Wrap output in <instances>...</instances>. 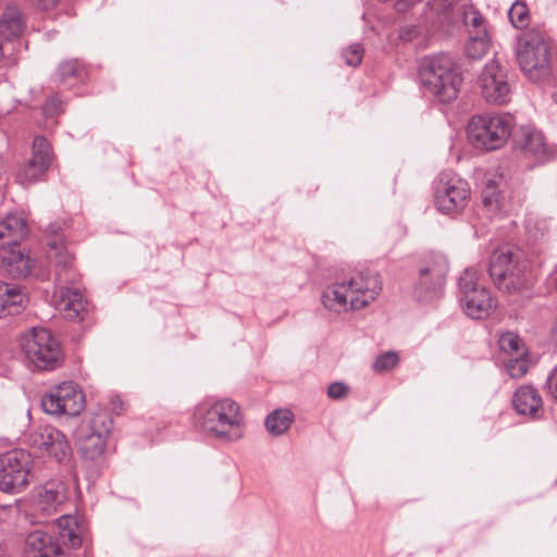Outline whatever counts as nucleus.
Here are the masks:
<instances>
[{
  "label": "nucleus",
  "mask_w": 557,
  "mask_h": 557,
  "mask_svg": "<svg viewBox=\"0 0 557 557\" xmlns=\"http://www.w3.org/2000/svg\"><path fill=\"white\" fill-rule=\"evenodd\" d=\"M381 289L376 273L357 272L329 285L321 295V301L325 309L336 313L359 310L374 301Z\"/></svg>",
  "instance_id": "nucleus-1"
},
{
  "label": "nucleus",
  "mask_w": 557,
  "mask_h": 557,
  "mask_svg": "<svg viewBox=\"0 0 557 557\" xmlns=\"http://www.w3.org/2000/svg\"><path fill=\"white\" fill-rule=\"evenodd\" d=\"M195 416L202 431L214 438L235 442L244 435V414L231 398H207L197 406Z\"/></svg>",
  "instance_id": "nucleus-2"
},
{
  "label": "nucleus",
  "mask_w": 557,
  "mask_h": 557,
  "mask_svg": "<svg viewBox=\"0 0 557 557\" xmlns=\"http://www.w3.org/2000/svg\"><path fill=\"white\" fill-rule=\"evenodd\" d=\"M516 59L523 75L532 82H545L554 72V46L544 34L530 30L517 38Z\"/></svg>",
  "instance_id": "nucleus-3"
},
{
  "label": "nucleus",
  "mask_w": 557,
  "mask_h": 557,
  "mask_svg": "<svg viewBox=\"0 0 557 557\" xmlns=\"http://www.w3.org/2000/svg\"><path fill=\"white\" fill-rule=\"evenodd\" d=\"M55 260V282L59 287L53 293L55 309L66 319H79L85 310L86 300L78 289L65 285L76 282L77 273L73 268V257L60 242L49 243Z\"/></svg>",
  "instance_id": "nucleus-4"
},
{
  "label": "nucleus",
  "mask_w": 557,
  "mask_h": 557,
  "mask_svg": "<svg viewBox=\"0 0 557 557\" xmlns=\"http://www.w3.org/2000/svg\"><path fill=\"white\" fill-rule=\"evenodd\" d=\"M418 76L422 87L441 102L455 100L462 83L456 62L447 53L423 58Z\"/></svg>",
  "instance_id": "nucleus-5"
},
{
  "label": "nucleus",
  "mask_w": 557,
  "mask_h": 557,
  "mask_svg": "<svg viewBox=\"0 0 557 557\" xmlns=\"http://www.w3.org/2000/svg\"><path fill=\"white\" fill-rule=\"evenodd\" d=\"M512 127L513 117L509 114H482L469 121L468 136L476 148L491 151L505 146Z\"/></svg>",
  "instance_id": "nucleus-6"
},
{
  "label": "nucleus",
  "mask_w": 557,
  "mask_h": 557,
  "mask_svg": "<svg viewBox=\"0 0 557 557\" xmlns=\"http://www.w3.org/2000/svg\"><path fill=\"white\" fill-rule=\"evenodd\" d=\"M528 263L517 253L504 248L495 250L490 261V275L496 287L504 293L513 294L527 285Z\"/></svg>",
  "instance_id": "nucleus-7"
},
{
  "label": "nucleus",
  "mask_w": 557,
  "mask_h": 557,
  "mask_svg": "<svg viewBox=\"0 0 557 557\" xmlns=\"http://www.w3.org/2000/svg\"><path fill=\"white\" fill-rule=\"evenodd\" d=\"M458 287L460 306L471 319H484L496 308V300L481 283L476 270H465L458 280Z\"/></svg>",
  "instance_id": "nucleus-8"
},
{
  "label": "nucleus",
  "mask_w": 557,
  "mask_h": 557,
  "mask_svg": "<svg viewBox=\"0 0 557 557\" xmlns=\"http://www.w3.org/2000/svg\"><path fill=\"white\" fill-rule=\"evenodd\" d=\"M25 357L40 370H52L61 361V349L50 331L33 327L22 343Z\"/></svg>",
  "instance_id": "nucleus-9"
},
{
  "label": "nucleus",
  "mask_w": 557,
  "mask_h": 557,
  "mask_svg": "<svg viewBox=\"0 0 557 557\" xmlns=\"http://www.w3.org/2000/svg\"><path fill=\"white\" fill-rule=\"evenodd\" d=\"M470 193V186L466 180L455 173L443 172L438 175L435 185V207L445 214L458 213L467 206Z\"/></svg>",
  "instance_id": "nucleus-10"
},
{
  "label": "nucleus",
  "mask_w": 557,
  "mask_h": 557,
  "mask_svg": "<svg viewBox=\"0 0 557 557\" xmlns=\"http://www.w3.org/2000/svg\"><path fill=\"white\" fill-rule=\"evenodd\" d=\"M113 421L106 412L95 413L83 421L76 430L82 453L89 459L99 457L106 448Z\"/></svg>",
  "instance_id": "nucleus-11"
},
{
  "label": "nucleus",
  "mask_w": 557,
  "mask_h": 557,
  "mask_svg": "<svg viewBox=\"0 0 557 557\" xmlns=\"http://www.w3.org/2000/svg\"><path fill=\"white\" fill-rule=\"evenodd\" d=\"M32 463L30 455L22 449L0 456V490L21 492L29 482Z\"/></svg>",
  "instance_id": "nucleus-12"
},
{
  "label": "nucleus",
  "mask_w": 557,
  "mask_h": 557,
  "mask_svg": "<svg viewBox=\"0 0 557 557\" xmlns=\"http://www.w3.org/2000/svg\"><path fill=\"white\" fill-rule=\"evenodd\" d=\"M448 272V261L443 255L429 256L419 269L414 294L420 301H430L438 297Z\"/></svg>",
  "instance_id": "nucleus-13"
},
{
  "label": "nucleus",
  "mask_w": 557,
  "mask_h": 557,
  "mask_svg": "<svg viewBox=\"0 0 557 557\" xmlns=\"http://www.w3.org/2000/svg\"><path fill=\"white\" fill-rule=\"evenodd\" d=\"M41 406L49 414L77 416L85 407V398L74 383L63 382L42 396Z\"/></svg>",
  "instance_id": "nucleus-14"
},
{
  "label": "nucleus",
  "mask_w": 557,
  "mask_h": 557,
  "mask_svg": "<svg viewBox=\"0 0 557 557\" xmlns=\"http://www.w3.org/2000/svg\"><path fill=\"white\" fill-rule=\"evenodd\" d=\"M483 98L493 104H504L510 99L511 88L508 82V70L498 60L493 59L484 66L481 76Z\"/></svg>",
  "instance_id": "nucleus-15"
},
{
  "label": "nucleus",
  "mask_w": 557,
  "mask_h": 557,
  "mask_svg": "<svg viewBox=\"0 0 557 557\" xmlns=\"http://www.w3.org/2000/svg\"><path fill=\"white\" fill-rule=\"evenodd\" d=\"M29 445L42 454L53 457L58 462L71 456V446L66 436L52 425H39L29 434Z\"/></svg>",
  "instance_id": "nucleus-16"
},
{
  "label": "nucleus",
  "mask_w": 557,
  "mask_h": 557,
  "mask_svg": "<svg viewBox=\"0 0 557 557\" xmlns=\"http://www.w3.org/2000/svg\"><path fill=\"white\" fill-rule=\"evenodd\" d=\"M513 143L523 154L533 157L540 162L548 160L552 156L544 135L530 126L520 127L513 136Z\"/></svg>",
  "instance_id": "nucleus-17"
},
{
  "label": "nucleus",
  "mask_w": 557,
  "mask_h": 557,
  "mask_svg": "<svg viewBox=\"0 0 557 557\" xmlns=\"http://www.w3.org/2000/svg\"><path fill=\"white\" fill-rule=\"evenodd\" d=\"M69 499V485L62 479H51L38 490L36 505L46 515L55 513Z\"/></svg>",
  "instance_id": "nucleus-18"
},
{
  "label": "nucleus",
  "mask_w": 557,
  "mask_h": 557,
  "mask_svg": "<svg viewBox=\"0 0 557 557\" xmlns=\"http://www.w3.org/2000/svg\"><path fill=\"white\" fill-rule=\"evenodd\" d=\"M25 557H63V549L52 535L36 530L25 540Z\"/></svg>",
  "instance_id": "nucleus-19"
},
{
  "label": "nucleus",
  "mask_w": 557,
  "mask_h": 557,
  "mask_svg": "<svg viewBox=\"0 0 557 557\" xmlns=\"http://www.w3.org/2000/svg\"><path fill=\"white\" fill-rule=\"evenodd\" d=\"M516 411L522 416L540 418L543 412V400L539 392L530 385L520 386L512 396Z\"/></svg>",
  "instance_id": "nucleus-20"
},
{
  "label": "nucleus",
  "mask_w": 557,
  "mask_h": 557,
  "mask_svg": "<svg viewBox=\"0 0 557 557\" xmlns=\"http://www.w3.org/2000/svg\"><path fill=\"white\" fill-rule=\"evenodd\" d=\"M27 301L21 286L0 281V318L18 314L25 309Z\"/></svg>",
  "instance_id": "nucleus-21"
},
{
  "label": "nucleus",
  "mask_w": 557,
  "mask_h": 557,
  "mask_svg": "<svg viewBox=\"0 0 557 557\" xmlns=\"http://www.w3.org/2000/svg\"><path fill=\"white\" fill-rule=\"evenodd\" d=\"M27 233L25 220L16 214H9L0 222V249L17 247Z\"/></svg>",
  "instance_id": "nucleus-22"
},
{
  "label": "nucleus",
  "mask_w": 557,
  "mask_h": 557,
  "mask_svg": "<svg viewBox=\"0 0 557 557\" xmlns=\"http://www.w3.org/2000/svg\"><path fill=\"white\" fill-rule=\"evenodd\" d=\"M1 268L14 278H24L32 272L34 260L20 249L12 247L1 257Z\"/></svg>",
  "instance_id": "nucleus-23"
},
{
  "label": "nucleus",
  "mask_w": 557,
  "mask_h": 557,
  "mask_svg": "<svg viewBox=\"0 0 557 557\" xmlns=\"http://www.w3.org/2000/svg\"><path fill=\"white\" fill-rule=\"evenodd\" d=\"M24 17L15 5H8L0 20V36L5 39L18 37L24 29Z\"/></svg>",
  "instance_id": "nucleus-24"
},
{
  "label": "nucleus",
  "mask_w": 557,
  "mask_h": 557,
  "mask_svg": "<svg viewBox=\"0 0 557 557\" xmlns=\"http://www.w3.org/2000/svg\"><path fill=\"white\" fill-rule=\"evenodd\" d=\"M55 528L62 545L73 548L81 546V527L75 517L71 515L60 517L55 522Z\"/></svg>",
  "instance_id": "nucleus-25"
},
{
  "label": "nucleus",
  "mask_w": 557,
  "mask_h": 557,
  "mask_svg": "<svg viewBox=\"0 0 557 557\" xmlns=\"http://www.w3.org/2000/svg\"><path fill=\"white\" fill-rule=\"evenodd\" d=\"M294 416L286 409H277L271 412L265 419V428L272 435H282L292 425Z\"/></svg>",
  "instance_id": "nucleus-26"
},
{
  "label": "nucleus",
  "mask_w": 557,
  "mask_h": 557,
  "mask_svg": "<svg viewBox=\"0 0 557 557\" xmlns=\"http://www.w3.org/2000/svg\"><path fill=\"white\" fill-rule=\"evenodd\" d=\"M49 168L29 159L16 173V181L21 185H29L41 181Z\"/></svg>",
  "instance_id": "nucleus-27"
},
{
  "label": "nucleus",
  "mask_w": 557,
  "mask_h": 557,
  "mask_svg": "<svg viewBox=\"0 0 557 557\" xmlns=\"http://www.w3.org/2000/svg\"><path fill=\"white\" fill-rule=\"evenodd\" d=\"M508 18L517 29H524L531 23V14L525 0H516L508 10Z\"/></svg>",
  "instance_id": "nucleus-28"
},
{
  "label": "nucleus",
  "mask_w": 557,
  "mask_h": 557,
  "mask_svg": "<svg viewBox=\"0 0 557 557\" xmlns=\"http://www.w3.org/2000/svg\"><path fill=\"white\" fill-rule=\"evenodd\" d=\"M490 47V38L486 30L470 33L469 41L466 45V53L471 59L483 57Z\"/></svg>",
  "instance_id": "nucleus-29"
},
{
  "label": "nucleus",
  "mask_w": 557,
  "mask_h": 557,
  "mask_svg": "<svg viewBox=\"0 0 557 557\" xmlns=\"http://www.w3.org/2000/svg\"><path fill=\"white\" fill-rule=\"evenodd\" d=\"M30 159L50 168L53 153L50 143L44 136H36L32 145Z\"/></svg>",
  "instance_id": "nucleus-30"
},
{
  "label": "nucleus",
  "mask_w": 557,
  "mask_h": 557,
  "mask_svg": "<svg viewBox=\"0 0 557 557\" xmlns=\"http://www.w3.org/2000/svg\"><path fill=\"white\" fill-rule=\"evenodd\" d=\"M483 205L492 212L500 209L498 180L495 176L486 177L482 190Z\"/></svg>",
  "instance_id": "nucleus-31"
},
{
  "label": "nucleus",
  "mask_w": 557,
  "mask_h": 557,
  "mask_svg": "<svg viewBox=\"0 0 557 557\" xmlns=\"http://www.w3.org/2000/svg\"><path fill=\"white\" fill-rule=\"evenodd\" d=\"M463 24L468 28V33H480L486 30L485 20L482 14L472 5H467L462 12Z\"/></svg>",
  "instance_id": "nucleus-32"
},
{
  "label": "nucleus",
  "mask_w": 557,
  "mask_h": 557,
  "mask_svg": "<svg viewBox=\"0 0 557 557\" xmlns=\"http://www.w3.org/2000/svg\"><path fill=\"white\" fill-rule=\"evenodd\" d=\"M499 348L502 351L508 355L523 356L524 349L521 338L511 332H507L500 335L498 339Z\"/></svg>",
  "instance_id": "nucleus-33"
},
{
  "label": "nucleus",
  "mask_w": 557,
  "mask_h": 557,
  "mask_svg": "<svg viewBox=\"0 0 557 557\" xmlns=\"http://www.w3.org/2000/svg\"><path fill=\"white\" fill-rule=\"evenodd\" d=\"M84 71V66L78 60H70L60 64L57 75L61 83H65L70 77L81 78Z\"/></svg>",
  "instance_id": "nucleus-34"
},
{
  "label": "nucleus",
  "mask_w": 557,
  "mask_h": 557,
  "mask_svg": "<svg viewBox=\"0 0 557 557\" xmlns=\"http://www.w3.org/2000/svg\"><path fill=\"white\" fill-rule=\"evenodd\" d=\"M399 362V357L395 351H387L376 357L373 362V370L382 373L393 370Z\"/></svg>",
  "instance_id": "nucleus-35"
},
{
  "label": "nucleus",
  "mask_w": 557,
  "mask_h": 557,
  "mask_svg": "<svg viewBox=\"0 0 557 557\" xmlns=\"http://www.w3.org/2000/svg\"><path fill=\"white\" fill-rule=\"evenodd\" d=\"M507 373L515 379L523 376L528 371V361L522 356H516L506 362Z\"/></svg>",
  "instance_id": "nucleus-36"
},
{
  "label": "nucleus",
  "mask_w": 557,
  "mask_h": 557,
  "mask_svg": "<svg viewBox=\"0 0 557 557\" xmlns=\"http://www.w3.org/2000/svg\"><path fill=\"white\" fill-rule=\"evenodd\" d=\"M363 57V49L361 45L354 44L343 51V58L349 66H357L361 63Z\"/></svg>",
  "instance_id": "nucleus-37"
},
{
  "label": "nucleus",
  "mask_w": 557,
  "mask_h": 557,
  "mask_svg": "<svg viewBox=\"0 0 557 557\" xmlns=\"http://www.w3.org/2000/svg\"><path fill=\"white\" fill-rule=\"evenodd\" d=\"M348 386L342 382H334L332 384H330L329 388H327V396L331 398V399H343L347 396L348 394Z\"/></svg>",
  "instance_id": "nucleus-38"
},
{
  "label": "nucleus",
  "mask_w": 557,
  "mask_h": 557,
  "mask_svg": "<svg viewBox=\"0 0 557 557\" xmlns=\"http://www.w3.org/2000/svg\"><path fill=\"white\" fill-rule=\"evenodd\" d=\"M451 0H428V7L434 11L438 16L445 15L451 7Z\"/></svg>",
  "instance_id": "nucleus-39"
},
{
  "label": "nucleus",
  "mask_w": 557,
  "mask_h": 557,
  "mask_svg": "<svg viewBox=\"0 0 557 557\" xmlns=\"http://www.w3.org/2000/svg\"><path fill=\"white\" fill-rule=\"evenodd\" d=\"M546 386L549 394L557 400V367L547 376Z\"/></svg>",
  "instance_id": "nucleus-40"
},
{
  "label": "nucleus",
  "mask_w": 557,
  "mask_h": 557,
  "mask_svg": "<svg viewBox=\"0 0 557 557\" xmlns=\"http://www.w3.org/2000/svg\"><path fill=\"white\" fill-rule=\"evenodd\" d=\"M394 1H395V5L397 7L398 10H404L405 8L410 5L414 0H394Z\"/></svg>",
  "instance_id": "nucleus-41"
},
{
  "label": "nucleus",
  "mask_w": 557,
  "mask_h": 557,
  "mask_svg": "<svg viewBox=\"0 0 557 557\" xmlns=\"http://www.w3.org/2000/svg\"><path fill=\"white\" fill-rule=\"evenodd\" d=\"M46 1H47V0H41L44 8H45V9H48V8H49V5H48V3H47Z\"/></svg>",
  "instance_id": "nucleus-42"
},
{
  "label": "nucleus",
  "mask_w": 557,
  "mask_h": 557,
  "mask_svg": "<svg viewBox=\"0 0 557 557\" xmlns=\"http://www.w3.org/2000/svg\"><path fill=\"white\" fill-rule=\"evenodd\" d=\"M554 287H555V289H556V292H557V275H556V276H555V278H554Z\"/></svg>",
  "instance_id": "nucleus-43"
},
{
  "label": "nucleus",
  "mask_w": 557,
  "mask_h": 557,
  "mask_svg": "<svg viewBox=\"0 0 557 557\" xmlns=\"http://www.w3.org/2000/svg\"><path fill=\"white\" fill-rule=\"evenodd\" d=\"M553 99H554V101L557 103V94H554V95H553Z\"/></svg>",
  "instance_id": "nucleus-44"
}]
</instances>
